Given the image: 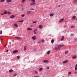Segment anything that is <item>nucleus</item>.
I'll return each mask as SVG.
<instances>
[{
  "label": "nucleus",
  "instance_id": "nucleus-57",
  "mask_svg": "<svg viewBox=\"0 0 77 77\" xmlns=\"http://www.w3.org/2000/svg\"><path fill=\"white\" fill-rule=\"evenodd\" d=\"M12 42H14V40H12Z\"/></svg>",
  "mask_w": 77,
  "mask_h": 77
},
{
  "label": "nucleus",
  "instance_id": "nucleus-28",
  "mask_svg": "<svg viewBox=\"0 0 77 77\" xmlns=\"http://www.w3.org/2000/svg\"><path fill=\"white\" fill-rule=\"evenodd\" d=\"M16 38H17V39H21V38L19 37H15Z\"/></svg>",
  "mask_w": 77,
  "mask_h": 77
},
{
  "label": "nucleus",
  "instance_id": "nucleus-33",
  "mask_svg": "<svg viewBox=\"0 0 77 77\" xmlns=\"http://www.w3.org/2000/svg\"><path fill=\"white\" fill-rule=\"evenodd\" d=\"M7 14H11V12H7Z\"/></svg>",
  "mask_w": 77,
  "mask_h": 77
},
{
  "label": "nucleus",
  "instance_id": "nucleus-41",
  "mask_svg": "<svg viewBox=\"0 0 77 77\" xmlns=\"http://www.w3.org/2000/svg\"><path fill=\"white\" fill-rule=\"evenodd\" d=\"M17 59H20V56H17Z\"/></svg>",
  "mask_w": 77,
  "mask_h": 77
},
{
  "label": "nucleus",
  "instance_id": "nucleus-18",
  "mask_svg": "<svg viewBox=\"0 0 77 77\" xmlns=\"http://www.w3.org/2000/svg\"><path fill=\"white\" fill-rule=\"evenodd\" d=\"M42 26L41 25H39L38 26V28L39 29H42Z\"/></svg>",
  "mask_w": 77,
  "mask_h": 77
},
{
  "label": "nucleus",
  "instance_id": "nucleus-37",
  "mask_svg": "<svg viewBox=\"0 0 77 77\" xmlns=\"http://www.w3.org/2000/svg\"><path fill=\"white\" fill-rule=\"evenodd\" d=\"M37 30H38V29H36L35 30H34V32H36V31H37Z\"/></svg>",
  "mask_w": 77,
  "mask_h": 77
},
{
  "label": "nucleus",
  "instance_id": "nucleus-9",
  "mask_svg": "<svg viewBox=\"0 0 77 77\" xmlns=\"http://www.w3.org/2000/svg\"><path fill=\"white\" fill-rule=\"evenodd\" d=\"M76 57H77V56L76 55H74L72 57V59H76Z\"/></svg>",
  "mask_w": 77,
  "mask_h": 77
},
{
  "label": "nucleus",
  "instance_id": "nucleus-53",
  "mask_svg": "<svg viewBox=\"0 0 77 77\" xmlns=\"http://www.w3.org/2000/svg\"><path fill=\"white\" fill-rule=\"evenodd\" d=\"M77 74V72H75V74Z\"/></svg>",
  "mask_w": 77,
  "mask_h": 77
},
{
  "label": "nucleus",
  "instance_id": "nucleus-4",
  "mask_svg": "<svg viewBox=\"0 0 77 77\" xmlns=\"http://www.w3.org/2000/svg\"><path fill=\"white\" fill-rule=\"evenodd\" d=\"M15 18V15H11L10 16V18Z\"/></svg>",
  "mask_w": 77,
  "mask_h": 77
},
{
  "label": "nucleus",
  "instance_id": "nucleus-21",
  "mask_svg": "<svg viewBox=\"0 0 77 77\" xmlns=\"http://www.w3.org/2000/svg\"><path fill=\"white\" fill-rule=\"evenodd\" d=\"M43 69V68H40V69H39V71H41Z\"/></svg>",
  "mask_w": 77,
  "mask_h": 77
},
{
  "label": "nucleus",
  "instance_id": "nucleus-32",
  "mask_svg": "<svg viewBox=\"0 0 77 77\" xmlns=\"http://www.w3.org/2000/svg\"><path fill=\"white\" fill-rule=\"evenodd\" d=\"M65 54H68V51H66L65 52Z\"/></svg>",
  "mask_w": 77,
  "mask_h": 77
},
{
  "label": "nucleus",
  "instance_id": "nucleus-17",
  "mask_svg": "<svg viewBox=\"0 0 77 77\" xmlns=\"http://www.w3.org/2000/svg\"><path fill=\"white\" fill-rule=\"evenodd\" d=\"M54 15V14L52 13V14H51L50 15V17H52V16H53Z\"/></svg>",
  "mask_w": 77,
  "mask_h": 77
},
{
  "label": "nucleus",
  "instance_id": "nucleus-15",
  "mask_svg": "<svg viewBox=\"0 0 77 77\" xmlns=\"http://www.w3.org/2000/svg\"><path fill=\"white\" fill-rule=\"evenodd\" d=\"M12 71H13V70L11 69L9 70V72H10V73H11V72H12Z\"/></svg>",
  "mask_w": 77,
  "mask_h": 77
},
{
  "label": "nucleus",
  "instance_id": "nucleus-51",
  "mask_svg": "<svg viewBox=\"0 0 77 77\" xmlns=\"http://www.w3.org/2000/svg\"><path fill=\"white\" fill-rule=\"evenodd\" d=\"M47 68L48 69H49V67H48Z\"/></svg>",
  "mask_w": 77,
  "mask_h": 77
},
{
  "label": "nucleus",
  "instance_id": "nucleus-34",
  "mask_svg": "<svg viewBox=\"0 0 77 77\" xmlns=\"http://www.w3.org/2000/svg\"><path fill=\"white\" fill-rule=\"evenodd\" d=\"M1 15H5V14H4V13H1L0 14Z\"/></svg>",
  "mask_w": 77,
  "mask_h": 77
},
{
  "label": "nucleus",
  "instance_id": "nucleus-2",
  "mask_svg": "<svg viewBox=\"0 0 77 77\" xmlns=\"http://www.w3.org/2000/svg\"><path fill=\"white\" fill-rule=\"evenodd\" d=\"M31 6H35V2H32L30 3Z\"/></svg>",
  "mask_w": 77,
  "mask_h": 77
},
{
  "label": "nucleus",
  "instance_id": "nucleus-3",
  "mask_svg": "<svg viewBox=\"0 0 77 77\" xmlns=\"http://www.w3.org/2000/svg\"><path fill=\"white\" fill-rule=\"evenodd\" d=\"M64 20V19H61L58 22L59 23H60L61 22H62L63 20Z\"/></svg>",
  "mask_w": 77,
  "mask_h": 77
},
{
  "label": "nucleus",
  "instance_id": "nucleus-16",
  "mask_svg": "<svg viewBox=\"0 0 77 77\" xmlns=\"http://www.w3.org/2000/svg\"><path fill=\"white\" fill-rule=\"evenodd\" d=\"M5 0H1L0 2L2 3H3L5 2Z\"/></svg>",
  "mask_w": 77,
  "mask_h": 77
},
{
  "label": "nucleus",
  "instance_id": "nucleus-29",
  "mask_svg": "<svg viewBox=\"0 0 77 77\" xmlns=\"http://www.w3.org/2000/svg\"><path fill=\"white\" fill-rule=\"evenodd\" d=\"M71 28H74L75 27V26L74 25H72L71 26Z\"/></svg>",
  "mask_w": 77,
  "mask_h": 77
},
{
  "label": "nucleus",
  "instance_id": "nucleus-56",
  "mask_svg": "<svg viewBox=\"0 0 77 77\" xmlns=\"http://www.w3.org/2000/svg\"><path fill=\"white\" fill-rule=\"evenodd\" d=\"M34 33L35 34H36V33H37L36 32H34Z\"/></svg>",
  "mask_w": 77,
  "mask_h": 77
},
{
  "label": "nucleus",
  "instance_id": "nucleus-5",
  "mask_svg": "<svg viewBox=\"0 0 77 77\" xmlns=\"http://www.w3.org/2000/svg\"><path fill=\"white\" fill-rule=\"evenodd\" d=\"M30 12H31L30 11H28L26 12L27 15H29L30 14Z\"/></svg>",
  "mask_w": 77,
  "mask_h": 77
},
{
  "label": "nucleus",
  "instance_id": "nucleus-23",
  "mask_svg": "<svg viewBox=\"0 0 77 77\" xmlns=\"http://www.w3.org/2000/svg\"><path fill=\"white\" fill-rule=\"evenodd\" d=\"M14 26H15V27H18V25L17 24H14Z\"/></svg>",
  "mask_w": 77,
  "mask_h": 77
},
{
  "label": "nucleus",
  "instance_id": "nucleus-36",
  "mask_svg": "<svg viewBox=\"0 0 77 77\" xmlns=\"http://www.w3.org/2000/svg\"><path fill=\"white\" fill-rule=\"evenodd\" d=\"M32 0L33 2H35V0Z\"/></svg>",
  "mask_w": 77,
  "mask_h": 77
},
{
  "label": "nucleus",
  "instance_id": "nucleus-50",
  "mask_svg": "<svg viewBox=\"0 0 77 77\" xmlns=\"http://www.w3.org/2000/svg\"><path fill=\"white\" fill-rule=\"evenodd\" d=\"M8 51H9V50H7L6 51V52H8Z\"/></svg>",
  "mask_w": 77,
  "mask_h": 77
},
{
  "label": "nucleus",
  "instance_id": "nucleus-55",
  "mask_svg": "<svg viewBox=\"0 0 77 77\" xmlns=\"http://www.w3.org/2000/svg\"><path fill=\"white\" fill-rule=\"evenodd\" d=\"M60 6V5H58V7H59Z\"/></svg>",
  "mask_w": 77,
  "mask_h": 77
},
{
  "label": "nucleus",
  "instance_id": "nucleus-54",
  "mask_svg": "<svg viewBox=\"0 0 77 77\" xmlns=\"http://www.w3.org/2000/svg\"><path fill=\"white\" fill-rule=\"evenodd\" d=\"M38 43H41V41H39V42H38Z\"/></svg>",
  "mask_w": 77,
  "mask_h": 77
},
{
  "label": "nucleus",
  "instance_id": "nucleus-35",
  "mask_svg": "<svg viewBox=\"0 0 77 77\" xmlns=\"http://www.w3.org/2000/svg\"><path fill=\"white\" fill-rule=\"evenodd\" d=\"M24 15H25V14H22L21 15V16L22 17H24Z\"/></svg>",
  "mask_w": 77,
  "mask_h": 77
},
{
  "label": "nucleus",
  "instance_id": "nucleus-27",
  "mask_svg": "<svg viewBox=\"0 0 77 77\" xmlns=\"http://www.w3.org/2000/svg\"><path fill=\"white\" fill-rule=\"evenodd\" d=\"M54 39H52L51 40V43H53L54 42Z\"/></svg>",
  "mask_w": 77,
  "mask_h": 77
},
{
  "label": "nucleus",
  "instance_id": "nucleus-52",
  "mask_svg": "<svg viewBox=\"0 0 77 77\" xmlns=\"http://www.w3.org/2000/svg\"><path fill=\"white\" fill-rule=\"evenodd\" d=\"M33 10H34V9H31V11H33Z\"/></svg>",
  "mask_w": 77,
  "mask_h": 77
},
{
  "label": "nucleus",
  "instance_id": "nucleus-22",
  "mask_svg": "<svg viewBox=\"0 0 77 77\" xmlns=\"http://www.w3.org/2000/svg\"><path fill=\"white\" fill-rule=\"evenodd\" d=\"M50 53V51H48L47 54H49Z\"/></svg>",
  "mask_w": 77,
  "mask_h": 77
},
{
  "label": "nucleus",
  "instance_id": "nucleus-12",
  "mask_svg": "<svg viewBox=\"0 0 77 77\" xmlns=\"http://www.w3.org/2000/svg\"><path fill=\"white\" fill-rule=\"evenodd\" d=\"M27 30H32V29L30 28H27Z\"/></svg>",
  "mask_w": 77,
  "mask_h": 77
},
{
  "label": "nucleus",
  "instance_id": "nucleus-49",
  "mask_svg": "<svg viewBox=\"0 0 77 77\" xmlns=\"http://www.w3.org/2000/svg\"><path fill=\"white\" fill-rule=\"evenodd\" d=\"M34 77H39L38 76H34Z\"/></svg>",
  "mask_w": 77,
  "mask_h": 77
},
{
  "label": "nucleus",
  "instance_id": "nucleus-14",
  "mask_svg": "<svg viewBox=\"0 0 77 77\" xmlns=\"http://www.w3.org/2000/svg\"><path fill=\"white\" fill-rule=\"evenodd\" d=\"M64 38H65V37L64 36H62V38L61 39V41H63V39H64Z\"/></svg>",
  "mask_w": 77,
  "mask_h": 77
},
{
  "label": "nucleus",
  "instance_id": "nucleus-31",
  "mask_svg": "<svg viewBox=\"0 0 77 77\" xmlns=\"http://www.w3.org/2000/svg\"><path fill=\"white\" fill-rule=\"evenodd\" d=\"M26 0H22V3H24V2H26Z\"/></svg>",
  "mask_w": 77,
  "mask_h": 77
},
{
  "label": "nucleus",
  "instance_id": "nucleus-43",
  "mask_svg": "<svg viewBox=\"0 0 77 77\" xmlns=\"http://www.w3.org/2000/svg\"><path fill=\"white\" fill-rule=\"evenodd\" d=\"M68 74H71V72H68Z\"/></svg>",
  "mask_w": 77,
  "mask_h": 77
},
{
  "label": "nucleus",
  "instance_id": "nucleus-8",
  "mask_svg": "<svg viewBox=\"0 0 77 77\" xmlns=\"http://www.w3.org/2000/svg\"><path fill=\"white\" fill-rule=\"evenodd\" d=\"M18 51L17 50H15L14 51H13V53H17Z\"/></svg>",
  "mask_w": 77,
  "mask_h": 77
},
{
  "label": "nucleus",
  "instance_id": "nucleus-1",
  "mask_svg": "<svg viewBox=\"0 0 77 77\" xmlns=\"http://www.w3.org/2000/svg\"><path fill=\"white\" fill-rule=\"evenodd\" d=\"M63 46H64V45H59L57 46V47L55 48V50H59L60 49V47H63Z\"/></svg>",
  "mask_w": 77,
  "mask_h": 77
},
{
  "label": "nucleus",
  "instance_id": "nucleus-11",
  "mask_svg": "<svg viewBox=\"0 0 77 77\" xmlns=\"http://www.w3.org/2000/svg\"><path fill=\"white\" fill-rule=\"evenodd\" d=\"M68 60H65L63 62V63H67L68 62Z\"/></svg>",
  "mask_w": 77,
  "mask_h": 77
},
{
  "label": "nucleus",
  "instance_id": "nucleus-45",
  "mask_svg": "<svg viewBox=\"0 0 77 77\" xmlns=\"http://www.w3.org/2000/svg\"><path fill=\"white\" fill-rule=\"evenodd\" d=\"M21 10H22V11H23V10H24V8H22L21 9Z\"/></svg>",
  "mask_w": 77,
  "mask_h": 77
},
{
  "label": "nucleus",
  "instance_id": "nucleus-40",
  "mask_svg": "<svg viewBox=\"0 0 77 77\" xmlns=\"http://www.w3.org/2000/svg\"><path fill=\"white\" fill-rule=\"evenodd\" d=\"M35 51H36V49H34L33 51L34 52H35Z\"/></svg>",
  "mask_w": 77,
  "mask_h": 77
},
{
  "label": "nucleus",
  "instance_id": "nucleus-47",
  "mask_svg": "<svg viewBox=\"0 0 77 77\" xmlns=\"http://www.w3.org/2000/svg\"><path fill=\"white\" fill-rule=\"evenodd\" d=\"M0 34L1 35H2V31H1V32L0 33Z\"/></svg>",
  "mask_w": 77,
  "mask_h": 77
},
{
  "label": "nucleus",
  "instance_id": "nucleus-38",
  "mask_svg": "<svg viewBox=\"0 0 77 77\" xmlns=\"http://www.w3.org/2000/svg\"><path fill=\"white\" fill-rule=\"evenodd\" d=\"M44 40L43 39H42V42H44Z\"/></svg>",
  "mask_w": 77,
  "mask_h": 77
},
{
  "label": "nucleus",
  "instance_id": "nucleus-26",
  "mask_svg": "<svg viewBox=\"0 0 77 77\" xmlns=\"http://www.w3.org/2000/svg\"><path fill=\"white\" fill-rule=\"evenodd\" d=\"M23 21H24V20H22L18 21V22H19V23H23Z\"/></svg>",
  "mask_w": 77,
  "mask_h": 77
},
{
  "label": "nucleus",
  "instance_id": "nucleus-20",
  "mask_svg": "<svg viewBox=\"0 0 77 77\" xmlns=\"http://www.w3.org/2000/svg\"><path fill=\"white\" fill-rule=\"evenodd\" d=\"M4 14L5 15V14H7V12L6 11H5V12H4Z\"/></svg>",
  "mask_w": 77,
  "mask_h": 77
},
{
  "label": "nucleus",
  "instance_id": "nucleus-59",
  "mask_svg": "<svg viewBox=\"0 0 77 77\" xmlns=\"http://www.w3.org/2000/svg\"><path fill=\"white\" fill-rule=\"evenodd\" d=\"M0 8H1V7H0Z\"/></svg>",
  "mask_w": 77,
  "mask_h": 77
},
{
  "label": "nucleus",
  "instance_id": "nucleus-48",
  "mask_svg": "<svg viewBox=\"0 0 77 77\" xmlns=\"http://www.w3.org/2000/svg\"><path fill=\"white\" fill-rule=\"evenodd\" d=\"M33 23H37L36 21H33Z\"/></svg>",
  "mask_w": 77,
  "mask_h": 77
},
{
  "label": "nucleus",
  "instance_id": "nucleus-25",
  "mask_svg": "<svg viewBox=\"0 0 77 77\" xmlns=\"http://www.w3.org/2000/svg\"><path fill=\"white\" fill-rule=\"evenodd\" d=\"M35 74H38V71H37L35 70Z\"/></svg>",
  "mask_w": 77,
  "mask_h": 77
},
{
  "label": "nucleus",
  "instance_id": "nucleus-7",
  "mask_svg": "<svg viewBox=\"0 0 77 77\" xmlns=\"http://www.w3.org/2000/svg\"><path fill=\"white\" fill-rule=\"evenodd\" d=\"M32 39H33V40H35V39H36V37L35 36H33L32 37Z\"/></svg>",
  "mask_w": 77,
  "mask_h": 77
},
{
  "label": "nucleus",
  "instance_id": "nucleus-30",
  "mask_svg": "<svg viewBox=\"0 0 77 77\" xmlns=\"http://www.w3.org/2000/svg\"><path fill=\"white\" fill-rule=\"evenodd\" d=\"M77 1V0H74L73 2H74V3H76Z\"/></svg>",
  "mask_w": 77,
  "mask_h": 77
},
{
  "label": "nucleus",
  "instance_id": "nucleus-42",
  "mask_svg": "<svg viewBox=\"0 0 77 77\" xmlns=\"http://www.w3.org/2000/svg\"><path fill=\"white\" fill-rule=\"evenodd\" d=\"M70 35L71 36H74V34H71Z\"/></svg>",
  "mask_w": 77,
  "mask_h": 77
},
{
  "label": "nucleus",
  "instance_id": "nucleus-19",
  "mask_svg": "<svg viewBox=\"0 0 77 77\" xmlns=\"http://www.w3.org/2000/svg\"><path fill=\"white\" fill-rule=\"evenodd\" d=\"M77 64L75 65V70H77Z\"/></svg>",
  "mask_w": 77,
  "mask_h": 77
},
{
  "label": "nucleus",
  "instance_id": "nucleus-46",
  "mask_svg": "<svg viewBox=\"0 0 77 77\" xmlns=\"http://www.w3.org/2000/svg\"><path fill=\"white\" fill-rule=\"evenodd\" d=\"M0 40H1V42H2V41L3 40V39L2 38H0Z\"/></svg>",
  "mask_w": 77,
  "mask_h": 77
},
{
  "label": "nucleus",
  "instance_id": "nucleus-10",
  "mask_svg": "<svg viewBox=\"0 0 77 77\" xmlns=\"http://www.w3.org/2000/svg\"><path fill=\"white\" fill-rule=\"evenodd\" d=\"M43 62L45 63H48V60H43Z\"/></svg>",
  "mask_w": 77,
  "mask_h": 77
},
{
  "label": "nucleus",
  "instance_id": "nucleus-24",
  "mask_svg": "<svg viewBox=\"0 0 77 77\" xmlns=\"http://www.w3.org/2000/svg\"><path fill=\"white\" fill-rule=\"evenodd\" d=\"M75 17H76V16H74L72 17V19H75Z\"/></svg>",
  "mask_w": 77,
  "mask_h": 77
},
{
  "label": "nucleus",
  "instance_id": "nucleus-58",
  "mask_svg": "<svg viewBox=\"0 0 77 77\" xmlns=\"http://www.w3.org/2000/svg\"><path fill=\"white\" fill-rule=\"evenodd\" d=\"M76 20H77V18L76 19Z\"/></svg>",
  "mask_w": 77,
  "mask_h": 77
},
{
  "label": "nucleus",
  "instance_id": "nucleus-44",
  "mask_svg": "<svg viewBox=\"0 0 77 77\" xmlns=\"http://www.w3.org/2000/svg\"><path fill=\"white\" fill-rule=\"evenodd\" d=\"M16 75H17V74H14V77H15V76H16Z\"/></svg>",
  "mask_w": 77,
  "mask_h": 77
},
{
  "label": "nucleus",
  "instance_id": "nucleus-13",
  "mask_svg": "<svg viewBox=\"0 0 77 77\" xmlns=\"http://www.w3.org/2000/svg\"><path fill=\"white\" fill-rule=\"evenodd\" d=\"M12 1V0H8L7 1V3H10V2H11Z\"/></svg>",
  "mask_w": 77,
  "mask_h": 77
},
{
  "label": "nucleus",
  "instance_id": "nucleus-39",
  "mask_svg": "<svg viewBox=\"0 0 77 77\" xmlns=\"http://www.w3.org/2000/svg\"><path fill=\"white\" fill-rule=\"evenodd\" d=\"M7 45V44H6L5 45H4V47L5 48H6V47Z\"/></svg>",
  "mask_w": 77,
  "mask_h": 77
},
{
  "label": "nucleus",
  "instance_id": "nucleus-6",
  "mask_svg": "<svg viewBox=\"0 0 77 77\" xmlns=\"http://www.w3.org/2000/svg\"><path fill=\"white\" fill-rule=\"evenodd\" d=\"M26 50H27V46H26V45H25L24 46V50L25 51H26Z\"/></svg>",
  "mask_w": 77,
  "mask_h": 77
}]
</instances>
